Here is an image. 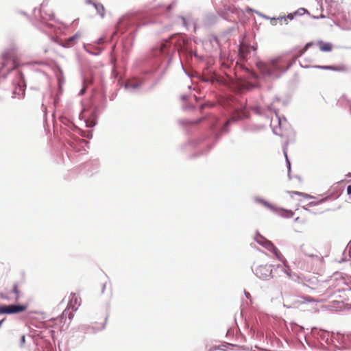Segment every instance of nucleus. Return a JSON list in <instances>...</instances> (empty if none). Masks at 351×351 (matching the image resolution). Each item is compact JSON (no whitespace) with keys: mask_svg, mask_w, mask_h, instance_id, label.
I'll return each instance as SVG.
<instances>
[{"mask_svg":"<svg viewBox=\"0 0 351 351\" xmlns=\"http://www.w3.org/2000/svg\"><path fill=\"white\" fill-rule=\"evenodd\" d=\"M108 316L106 317L104 322L102 324L101 327H96L93 326L88 325H82L80 326V330L84 331L85 333H96L97 332L105 328L106 324L108 320Z\"/></svg>","mask_w":351,"mask_h":351,"instance_id":"a211bd4d","label":"nucleus"},{"mask_svg":"<svg viewBox=\"0 0 351 351\" xmlns=\"http://www.w3.org/2000/svg\"><path fill=\"white\" fill-rule=\"evenodd\" d=\"M202 119H204V118H201V119H195V120H193V121H191V124H197L199 123L200 121H202Z\"/></svg>","mask_w":351,"mask_h":351,"instance_id":"6e6d98bb","label":"nucleus"},{"mask_svg":"<svg viewBox=\"0 0 351 351\" xmlns=\"http://www.w3.org/2000/svg\"><path fill=\"white\" fill-rule=\"evenodd\" d=\"M106 42V38H104V37H101V38H98V40H97V43L98 45H103V44H104Z\"/></svg>","mask_w":351,"mask_h":351,"instance_id":"de8ad7c7","label":"nucleus"},{"mask_svg":"<svg viewBox=\"0 0 351 351\" xmlns=\"http://www.w3.org/2000/svg\"><path fill=\"white\" fill-rule=\"evenodd\" d=\"M273 254L275 255L276 258L280 261H282V259L285 258L278 248L276 249V251H274L273 252Z\"/></svg>","mask_w":351,"mask_h":351,"instance_id":"58836bf2","label":"nucleus"},{"mask_svg":"<svg viewBox=\"0 0 351 351\" xmlns=\"http://www.w3.org/2000/svg\"><path fill=\"white\" fill-rule=\"evenodd\" d=\"M313 42H308L304 45V47L302 49L306 52L311 46H313Z\"/></svg>","mask_w":351,"mask_h":351,"instance_id":"c03bdc74","label":"nucleus"},{"mask_svg":"<svg viewBox=\"0 0 351 351\" xmlns=\"http://www.w3.org/2000/svg\"><path fill=\"white\" fill-rule=\"evenodd\" d=\"M80 34L78 33H76L74 35L65 39L62 43H60V45L64 47H70L76 43V40H77Z\"/></svg>","mask_w":351,"mask_h":351,"instance_id":"412c9836","label":"nucleus"},{"mask_svg":"<svg viewBox=\"0 0 351 351\" xmlns=\"http://www.w3.org/2000/svg\"><path fill=\"white\" fill-rule=\"evenodd\" d=\"M9 293L14 294L13 299L16 302L18 301L22 297V293L19 289V285L17 283H14L13 285L12 288Z\"/></svg>","mask_w":351,"mask_h":351,"instance_id":"b1692460","label":"nucleus"},{"mask_svg":"<svg viewBox=\"0 0 351 351\" xmlns=\"http://www.w3.org/2000/svg\"><path fill=\"white\" fill-rule=\"evenodd\" d=\"M296 60L297 59L293 56L289 62L287 63L282 56H277L267 62L258 60L256 62V66L263 77L274 80L279 78L286 73L295 63Z\"/></svg>","mask_w":351,"mask_h":351,"instance_id":"20e7f679","label":"nucleus"},{"mask_svg":"<svg viewBox=\"0 0 351 351\" xmlns=\"http://www.w3.org/2000/svg\"><path fill=\"white\" fill-rule=\"evenodd\" d=\"M306 13L309 14L308 11L306 8H301L297 10L295 12H294L293 14L302 16Z\"/></svg>","mask_w":351,"mask_h":351,"instance_id":"e433bc0d","label":"nucleus"},{"mask_svg":"<svg viewBox=\"0 0 351 351\" xmlns=\"http://www.w3.org/2000/svg\"><path fill=\"white\" fill-rule=\"evenodd\" d=\"M68 316L69 317V323L68 324H69V323L71 322V319H73V316H74V314L73 312H70L69 310L67 309H65L61 314L60 315V322H62L63 319H64V322H66V317Z\"/></svg>","mask_w":351,"mask_h":351,"instance_id":"c756f323","label":"nucleus"},{"mask_svg":"<svg viewBox=\"0 0 351 351\" xmlns=\"http://www.w3.org/2000/svg\"><path fill=\"white\" fill-rule=\"evenodd\" d=\"M305 53V51H304L303 49H301L298 51V53L295 54L293 56L298 59V58L301 57L304 53Z\"/></svg>","mask_w":351,"mask_h":351,"instance_id":"37998d69","label":"nucleus"},{"mask_svg":"<svg viewBox=\"0 0 351 351\" xmlns=\"http://www.w3.org/2000/svg\"><path fill=\"white\" fill-rule=\"evenodd\" d=\"M256 47L252 46L248 44L246 40V35L244 34L243 38L239 41V45L238 48L239 56L241 60L245 61L248 58H250L252 55L256 53Z\"/></svg>","mask_w":351,"mask_h":351,"instance_id":"1a4fd4ad","label":"nucleus"},{"mask_svg":"<svg viewBox=\"0 0 351 351\" xmlns=\"http://www.w3.org/2000/svg\"><path fill=\"white\" fill-rule=\"evenodd\" d=\"M86 51L93 56H98L101 53L102 49L100 47H94L93 45L84 46Z\"/></svg>","mask_w":351,"mask_h":351,"instance_id":"5701e85b","label":"nucleus"},{"mask_svg":"<svg viewBox=\"0 0 351 351\" xmlns=\"http://www.w3.org/2000/svg\"><path fill=\"white\" fill-rule=\"evenodd\" d=\"M77 302V298L75 297V294H73L72 295V298L71 299V301L69 304V306H72L73 305V302H74L75 304H76Z\"/></svg>","mask_w":351,"mask_h":351,"instance_id":"a18cd8bd","label":"nucleus"},{"mask_svg":"<svg viewBox=\"0 0 351 351\" xmlns=\"http://www.w3.org/2000/svg\"><path fill=\"white\" fill-rule=\"evenodd\" d=\"M27 304H9V305H0V315L8 314H17L23 312L27 308Z\"/></svg>","mask_w":351,"mask_h":351,"instance_id":"ddd939ff","label":"nucleus"},{"mask_svg":"<svg viewBox=\"0 0 351 351\" xmlns=\"http://www.w3.org/2000/svg\"><path fill=\"white\" fill-rule=\"evenodd\" d=\"M93 117L90 119H86L85 120V123H86V126L87 128H93L94 127L96 124H97V121H96V112L94 111L93 112Z\"/></svg>","mask_w":351,"mask_h":351,"instance_id":"473e14b6","label":"nucleus"},{"mask_svg":"<svg viewBox=\"0 0 351 351\" xmlns=\"http://www.w3.org/2000/svg\"><path fill=\"white\" fill-rule=\"evenodd\" d=\"M295 194L296 195H305L307 198H311L312 197L309 195H307V194H304L301 192H294Z\"/></svg>","mask_w":351,"mask_h":351,"instance_id":"864d4df0","label":"nucleus"},{"mask_svg":"<svg viewBox=\"0 0 351 351\" xmlns=\"http://www.w3.org/2000/svg\"><path fill=\"white\" fill-rule=\"evenodd\" d=\"M145 14L142 12H129L120 17L115 25V30L110 35L109 40L112 41L118 34L122 35L126 32L128 34L122 40V47L124 52L128 53L133 45L138 29L147 24L145 21Z\"/></svg>","mask_w":351,"mask_h":351,"instance_id":"f03ea898","label":"nucleus"},{"mask_svg":"<svg viewBox=\"0 0 351 351\" xmlns=\"http://www.w3.org/2000/svg\"><path fill=\"white\" fill-rule=\"evenodd\" d=\"M99 167V164L97 160H92L85 162L83 165V169L84 173L87 175H93L97 173Z\"/></svg>","mask_w":351,"mask_h":351,"instance_id":"f3484780","label":"nucleus"},{"mask_svg":"<svg viewBox=\"0 0 351 351\" xmlns=\"http://www.w3.org/2000/svg\"><path fill=\"white\" fill-rule=\"evenodd\" d=\"M217 21V16L212 12L206 13L200 21L201 27L209 28L214 25Z\"/></svg>","mask_w":351,"mask_h":351,"instance_id":"dca6fc26","label":"nucleus"},{"mask_svg":"<svg viewBox=\"0 0 351 351\" xmlns=\"http://www.w3.org/2000/svg\"><path fill=\"white\" fill-rule=\"evenodd\" d=\"M106 289V283H104L101 288V293L104 292V290Z\"/></svg>","mask_w":351,"mask_h":351,"instance_id":"338daca9","label":"nucleus"},{"mask_svg":"<svg viewBox=\"0 0 351 351\" xmlns=\"http://www.w3.org/2000/svg\"><path fill=\"white\" fill-rule=\"evenodd\" d=\"M347 193L348 195H351V185L347 186Z\"/></svg>","mask_w":351,"mask_h":351,"instance_id":"680f3d73","label":"nucleus"},{"mask_svg":"<svg viewBox=\"0 0 351 351\" xmlns=\"http://www.w3.org/2000/svg\"><path fill=\"white\" fill-rule=\"evenodd\" d=\"M189 42L185 35L175 34L171 35L167 39H164L152 51V59L145 66L140 75L134 76L126 81L119 79V82L130 93H138L142 86L154 77V73L160 69L162 71L158 80L161 78L165 71L171 63L173 54L184 53L187 59L195 58L198 61H202L204 56L193 51L189 47Z\"/></svg>","mask_w":351,"mask_h":351,"instance_id":"f257e3e1","label":"nucleus"},{"mask_svg":"<svg viewBox=\"0 0 351 351\" xmlns=\"http://www.w3.org/2000/svg\"><path fill=\"white\" fill-rule=\"evenodd\" d=\"M333 71L348 73L350 69L346 64L333 65Z\"/></svg>","mask_w":351,"mask_h":351,"instance_id":"2f4dec72","label":"nucleus"},{"mask_svg":"<svg viewBox=\"0 0 351 351\" xmlns=\"http://www.w3.org/2000/svg\"><path fill=\"white\" fill-rule=\"evenodd\" d=\"M282 264H283V266H282V267H283L284 268H287V267H289V265H288V262H287V259H286L285 258H284L282 259Z\"/></svg>","mask_w":351,"mask_h":351,"instance_id":"3c124183","label":"nucleus"},{"mask_svg":"<svg viewBox=\"0 0 351 351\" xmlns=\"http://www.w3.org/2000/svg\"><path fill=\"white\" fill-rule=\"evenodd\" d=\"M252 270L254 274L261 280H268L270 278H274L273 275V265H260L255 267H252Z\"/></svg>","mask_w":351,"mask_h":351,"instance_id":"9b49d317","label":"nucleus"},{"mask_svg":"<svg viewBox=\"0 0 351 351\" xmlns=\"http://www.w3.org/2000/svg\"><path fill=\"white\" fill-rule=\"evenodd\" d=\"M215 350H217L216 346H214V347L209 348V350L208 351H215Z\"/></svg>","mask_w":351,"mask_h":351,"instance_id":"774afa93","label":"nucleus"},{"mask_svg":"<svg viewBox=\"0 0 351 351\" xmlns=\"http://www.w3.org/2000/svg\"><path fill=\"white\" fill-rule=\"evenodd\" d=\"M227 1L228 0H213L221 17L227 21H235L242 14V11L230 3L227 4Z\"/></svg>","mask_w":351,"mask_h":351,"instance_id":"423d86ee","label":"nucleus"},{"mask_svg":"<svg viewBox=\"0 0 351 351\" xmlns=\"http://www.w3.org/2000/svg\"><path fill=\"white\" fill-rule=\"evenodd\" d=\"M311 335L328 351H351V334L338 336L335 339L337 343H335V337L328 330L313 327Z\"/></svg>","mask_w":351,"mask_h":351,"instance_id":"7ed1b4c3","label":"nucleus"},{"mask_svg":"<svg viewBox=\"0 0 351 351\" xmlns=\"http://www.w3.org/2000/svg\"><path fill=\"white\" fill-rule=\"evenodd\" d=\"M114 49H115V45H114L112 47V50L110 51V56H111L110 62H111V64L113 66L112 69V75L114 76L115 78H118L119 77V73L117 72V70H116L117 58L114 56H113V55H112Z\"/></svg>","mask_w":351,"mask_h":351,"instance_id":"4be33fe9","label":"nucleus"},{"mask_svg":"<svg viewBox=\"0 0 351 351\" xmlns=\"http://www.w3.org/2000/svg\"><path fill=\"white\" fill-rule=\"evenodd\" d=\"M225 346L224 345H220V346H216V349L217 350H225Z\"/></svg>","mask_w":351,"mask_h":351,"instance_id":"13d9d810","label":"nucleus"},{"mask_svg":"<svg viewBox=\"0 0 351 351\" xmlns=\"http://www.w3.org/2000/svg\"><path fill=\"white\" fill-rule=\"evenodd\" d=\"M317 44L319 46V49L324 52H329L332 49V45L330 43H326L323 40H318Z\"/></svg>","mask_w":351,"mask_h":351,"instance_id":"393cba45","label":"nucleus"},{"mask_svg":"<svg viewBox=\"0 0 351 351\" xmlns=\"http://www.w3.org/2000/svg\"><path fill=\"white\" fill-rule=\"evenodd\" d=\"M46 27L47 28H49V29H51V30H53V28H54L53 25L52 24H51V23H47L46 24Z\"/></svg>","mask_w":351,"mask_h":351,"instance_id":"bf43d9fd","label":"nucleus"},{"mask_svg":"<svg viewBox=\"0 0 351 351\" xmlns=\"http://www.w3.org/2000/svg\"><path fill=\"white\" fill-rule=\"evenodd\" d=\"M173 6H174V3H171V4H169V5L167 6V10H171L173 8Z\"/></svg>","mask_w":351,"mask_h":351,"instance_id":"69168bd1","label":"nucleus"},{"mask_svg":"<svg viewBox=\"0 0 351 351\" xmlns=\"http://www.w3.org/2000/svg\"><path fill=\"white\" fill-rule=\"evenodd\" d=\"M60 121L64 125L68 130V136L71 138V132L79 134L81 136L85 137L87 138H91L93 136L92 132H88L87 134L81 129H80L71 120H70L68 117L65 116L60 117Z\"/></svg>","mask_w":351,"mask_h":351,"instance_id":"9d476101","label":"nucleus"},{"mask_svg":"<svg viewBox=\"0 0 351 351\" xmlns=\"http://www.w3.org/2000/svg\"><path fill=\"white\" fill-rule=\"evenodd\" d=\"M244 293H245V297L249 299L251 298V295L249 292L246 291L245 290L244 291Z\"/></svg>","mask_w":351,"mask_h":351,"instance_id":"e2e57ef3","label":"nucleus"},{"mask_svg":"<svg viewBox=\"0 0 351 351\" xmlns=\"http://www.w3.org/2000/svg\"><path fill=\"white\" fill-rule=\"evenodd\" d=\"M42 109L45 114L47 113V107L44 105V104H42Z\"/></svg>","mask_w":351,"mask_h":351,"instance_id":"0e129e2a","label":"nucleus"},{"mask_svg":"<svg viewBox=\"0 0 351 351\" xmlns=\"http://www.w3.org/2000/svg\"><path fill=\"white\" fill-rule=\"evenodd\" d=\"M286 165H287V168L288 170V177H289V180H291V162H290L289 158H287Z\"/></svg>","mask_w":351,"mask_h":351,"instance_id":"ea45409f","label":"nucleus"},{"mask_svg":"<svg viewBox=\"0 0 351 351\" xmlns=\"http://www.w3.org/2000/svg\"><path fill=\"white\" fill-rule=\"evenodd\" d=\"M264 247L266 248L268 251L271 252V253H273L274 251H276L277 249V247L270 241H268L266 242V243H265Z\"/></svg>","mask_w":351,"mask_h":351,"instance_id":"c9c22d12","label":"nucleus"},{"mask_svg":"<svg viewBox=\"0 0 351 351\" xmlns=\"http://www.w3.org/2000/svg\"><path fill=\"white\" fill-rule=\"evenodd\" d=\"M256 241L263 247L265 246V243H266L267 241L269 240L265 238L263 236L260 234L258 232L256 233V235L255 237Z\"/></svg>","mask_w":351,"mask_h":351,"instance_id":"72a5a7b5","label":"nucleus"},{"mask_svg":"<svg viewBox=\"0 0 351 351\" xmlns=\"http://www.w3.org/2000/svg\"><path fill=\"white\" fill-rule=\"evenodd\" d=\"M347 249L348 250L349 256L351 258V241L349 242Z\"/></svg>","mask_w":351,"mask_h":351,"instance_id":"5fc2aeb1","label":"nucleus"},{"mask_svg":"<svg viewBox=\"0 0 351 351\" xmlns=\"http://www.w3.org/2000/svg\"><path fill=\"white\" fill-rule=\"evenodd\" d=\"M199 79L202 82L209 83L212 85H224L226 83V80L222 76L209 68L203 71Z\"/></svg>","mask_w":351,"mask_h":351,"instance_id":"0eeeda50","label":"nucleus"},{"mask_svg":"<svg viewBox=\"0 0 351 351\" xmlns=\"http://www.w3.org/2000/svg\"><path fill=\"white\" fill-rule=\"evenodd\" d=\"M295 14H289L287 16L280 17V19L281 20L284 19L286 20V19H289L290 20H292L294 18Z\"/></svg>","mask_w":351,"mask_h":351,"instance_id":"49530a36","label":"nucleus"},{"mask_svg":"<svg viewBox=\"0 0 351 351\" xmlns=\"http://www.w3.org/2000/svg\"><path fill=\"white\" fill-rule=\"evenodd\" d=\"M93 82V79L91 78H88V77H83V80H82V88H81V90H80L79 92V95H83L86 91V88L87 87L92 84Z\"/></svg>","mask_w":351,"mask_h":351,"instance_id":"a878e982","label":"nucleus"},{"mask_svg":"<svg viewBox=\"0 0 351 351\" xmlns=\"http://www.w3.org/2000/svg\"><path fill=\"white\" fill-rule=\"evenodd\" d=\"M93 6L97 11V13L101 17L105 16V8L103 4L100 3H94Z\"/></svg>","mask_w":351,"mask_h":351,"instance_id":"cd10ccee","label":"nucleus"},{"mask_svg":"<svg viewBox=\"0 0 351 351\" xmlns=\"http://www.w3.org/2000/svg\"><path fill=\"white\" fill-rule=\"evenodd\" d=\"M254 200L256 203L263 205V206H265L266 208L271 210L274 213H276L282 217L291 218L293 217L294 214L292 210L283 208H278L276 206L273 205L270 202H267V200L260 197H255Z\"/></svg>","mask_w":351,"mask_h":351,"instance_id":"6e6552de","label":"nucleus"},{"mask_svg":"<svg viewBox=\"0 0 351 351\" xmlns=\"http://www.w3.org/2000/svg\"><path fill=\"white\" fill-rule=\"evenodd\" d=\"M252 110H254L257 114L261 113V108L259 106H254Z\"/></svg>","mask_w":351,"mask_h":351,"instance_id":"603ef678","label":"nucleus"},{"mask_svg":"<svg viewBox=\"0 0 351 351\" xmlns=\"http://www.w3.org/2000/svg\"><path fill=\"white\" fill-rule=\"evenodd\" d=\"M26 84L25 82V77L23 73L17 71V86L15 87L12 92L13 97H19V98H23L25 94Z\"/></svg>","mask_w":351,"mask_h":351,"instance_id":"4468645a","label":"nucleus"},{"mask_svg":"<svg viewBox=\"0 0 351 351\" xmlns=\"http://www.w3.org/2000/svg\"><path fill=\"white\" fill-rule=\"evenodd\" d=\"M178 18L182 21L183 26L186 30H189V25H193L194 31L197 29L201 28L200 21L198 19H195L191 12H189L186 15L179 16Z\"/></svg>","mask_w":351,"mask_h":351,"instance_id":"2eb2a0df","label":"nucleus"},{"mask_svg":"<svg viewBox=\"0 0 351 351\" xmlns=\"http://www.w3.org/2000/svg\"><path fill=\"white\" fill-rule=\"evenodd\" d=\"M237 27L235 25L228 28L227 30H226L223 35L221 36L224 39H228L229 36L231 35L232 32H234L236 30Z\"/></svg>","mask_w":351,"mask_h":351,"instance_id":"f704fd0d","label":"nucleus"},{"mask_svg":"<svg viewBox=\"0 0 351 351\" xmlns=\"http://www.w3.org/2000/svg\"><path fill=\"white\" fill-rule=\"evenodd\" d=\"M236 119L234 118H230L227 119L222 125L220 122V120L217 117H211L208 119V123L210 127V130L208 132V134L202 137L200 139L191 142L193 146L196 147L202 145L204 143L203 146L206 147V152H208L209 149H211L215 143H216L220 136L226 132L228 131V126L230 124Z\"/></svg>","mask_w":351,"mask_h":351,"instance_id":"39448f33","label":"nucleus"},{"mask_svg":"<svg viewBox=\"0 0 351 351\" xmlns=\"http://www.w3.org/2000/svg\"><path fill=\"white\" fill-rule=\"evenodd\" d=\"M283 154H284L285 160H287V158H288V155H287V148L285 146L283 147Z\"/></svg>","mask_w":351,"mask_h":351,"instance_id":"4d7b16f0","label":"nucleus"},{"mask_svg":"<svg viewBox=\"0 0 351 351\" xmlns=\"http://www.w3.org/2000/svg\"><path fill=\"white\" fill-rule=\"evenodd\" d=\"M206 106L211 107V106H213V105H211L209 102L204 103V104L200 105L199 108L202 110L203 108H204Z\"/></svg>","mask_w":351,"mask_h":351,"instance_id":"8fccbe9b","label":"nucleus"},{"mask_svg":"<svg viewBox=\"0 0 351 351\" xmlns=\"http://www.w3.org/2000/svg\"><path fill=\"white\" fill-rule=\"evenodd\" d=\"M0 298L1 299L5 300H10L12 299V298L10 297L8 295V294L3 293H0Z\"/></svg>","mask_w":351,"mask_h":351,"instance_id":"79ce46f5","label":"nucleus"},{"mask_svg":"<svg viewBox=\"0 0 351 351\" xmlns=\"http://www.w3.org/2000/svg\"><path fill=\"white\" fill-rule=\"evenodd\" d=\"M276 114H277V112H276ZM276 116L278 117V119L279 127L281 129L284 127L285 124L287 123V119L285 117H282V118H280L278 116V114H276Z\"/></svg>","mask_w":351,"mask_h":351,"instance_id":"4c0bfd02","label":"nucleus"},{"mask_svg":"<svg viewBox=\"0 0 351 351\" xmlns=\"http://www.w3.org/2000/svg\"><path fill=\"white\" fill-rule=\"evenodd\" d=\"M274 271L278 272L279 274H285L289 278L291 277V269L290 266L287 268H284L283 267H282V265H278L277 267L274 269Z\"/></svg>","mask_w":351,"mask_h":351,"instance_id":"bb28decb","label":"nucleus"},{"mask_svg":"<svg viewBox=\"0 0 351 351\" xmlns=\"http://www.w3.org/2000/svg\"><path fill=\"white\" fill-rule=\"evenodd\" d=\"M300 65L302 68L313 67V68H317V69H322V70L333 71V65H324V66H322V65H315V66H311L309 65H303L301 62H300Z\"/></svg>","mask_w":351,"mask_h":351,"instance_id":"7c9ffc66","label":"nucleus"},{"mask_svg":"<svg viewBox=\"0 0 351 351\" xmlns=\"http://www.w3.org/2000/svg\"><path fill=\"white\" fill-rule=\"evenodd\" d=\"M25 336L24 335H23L20 339L21 346H23L25 344Z\"/></svg>","mask_w":351,"mask_h":351,"instance_id":"09e8293b","label":"nucleus"},{"mask_svg":"<svg viewBox=\"0 0 351 351\" xmlns=\"http://www.w3.org/2000/svg\"><path fill=\"white\" fill-rule=\"evenodd\" d=\"M10 52L9 51H5L2 53V58L3 60H8L10 58Z\"/></svg>","mask_w":351,"mask_h":351,"instance_id":"a19ab883","label":"nucleus"},{"mask_svg":"<svg viewBox=\"0 0 351 351\" xmlns=\"http://www.w3.org/2000/svg\"><path fill=\"white\" fill-rule=\"evenodd\" d=\"M287 331L295 336L298 340L302 343V339H304L306 343L311 346V343L309 339V337L305 333L304 327L295 324V323H290L289 326H287Z\"/></svg>","mask_w":351,"mask_h":351,"instance_id":"f8f14e48","label":"nucleus"},{"mask_svg":"<svg viewBox=\"0 0 351 351\" xmlns=\"http://www.w3.org/2000/svg\"><path fill=\"white\" fill-rule=\"evenodd\" d=\"M82 143H84V141H81L78 137L74 136V135L71 136L70 139L68 140V143L69 145L76 151L80 150V145ZM87 143V141H85V143Z\"/></svg>","mask_w":351,"mask_h":351,"instance_id":"aec40b11","label":"nucleus"},{"mask_svg":"<svg viewBox=\"0 0 351 351\" xmlns=\"http://www.w3.org/2000/svg\"><path fill=\"white\" fill-rule=\"evenodd\" d=\"M314 300L311 296H302L297 298L294 301L293 304H304L307 302H312Z\"/></svg>","mask_w":351,"mask_h":351,"instance_id":"c85d7f7f","label":"nucleus"},{"mask_svg":"<svg viewBox=\"0 0 351 351\" xmlns=\"http://www.w3.org/2000/svg\"><path fill=\"white\" fill-rule=\"evenodd\" d=\"M59 73H60V74L57 75V78H58V86H59L58 93L53 98V104H54L55 107L58 105V104L59 103V101L60 100V95L62 93V84L64 83V80L62 79L63 72L60 69H59Z\"/></svg>","mask_w":351,"mask_h":351,"instance_id":"6ab92c4d","label":"nucleus"},{"mask_svg":"<svg viewBox=\"0 0 351 351\" xmlns=\"http://www.w3.org/2000/svg\"><path fill=\"white\" fill-rule=\"evenodd\" d=\"M85 3H86V4H91V5H93V3H96V1H93V0H85Z\"/></svg>","mask_w":351,"mask_h":351,"instance_id":"052dcab7","label":"nucleus"}]
</instances>
